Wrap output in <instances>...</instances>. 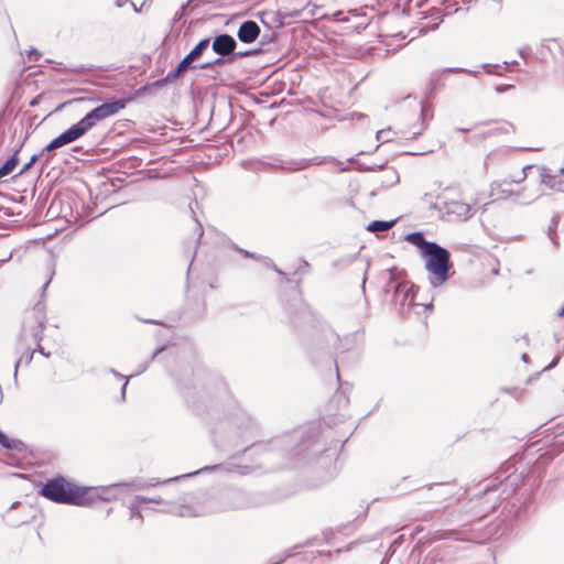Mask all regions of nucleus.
I'll return each mask as SVG.
<instances>
[{"label":"nucleus","instance_id":"1","mask_svg":"<svg viewBox=\"0 0 564 564\" xmlns=\"http://www.w3.org/2000/svg\"><path fill=\"white\" fill-rule=\"evenodd\" d=\"M124 108V102L121 100H115L105 102L82 118L77 123L73 124L65 132L53 139L40 154L44 155L45 152H51L68 143H72L83 137L87 131L94 128L98 122L117 115L121 109Z\"/></svg>","mask_w":564,"mask_h":564},{"label":"nucleus","instance_id":"2","mask_svg":"<svg viewBox=\"0 0 564 564\" xmlns=\"http://www.w3.org/2000/svg\"><path fill=\"white\" fill-rule=\"evenodd\" d=\"M124 108V102L121 100H115L105 102L82 118L77 123L73 124L65 132L53 139L40 154L44 155L45 152H51L68 143H72L83 137L87 131L94 128L98 122L117 115L121 109Z\"/></svg>","mask_w":564,"mask_h":564},{"label":"nucleus","instance_id":"3","mask_svg":"<svg viewBox=\"0 0 564 564\" xmlns=\"http://www.w3.org/2000/svg\"><path fill=\"white\" fill-rule=\"evenodd\" d=\"M42 496L57 503L83 506L87 490L76 487L64 478L48 480L41 489Z\"/></svg>","mask_w":564,"mask_h":564},{"label":"nucleus","instance_id":"4","mask_svg":"<svg viewBox=\"0 0 564 564\" xmlns=\"http://www.w3.org/2000/svg\"><path fill=\"white\" fill-rule=\"evenodd\" d=\"M425 269L429 272V281L433 288L443 285L449 279L451 254L435 243L423 254Z\"/></svg>","mask_w":564,"mask_h":564},{"label":"nucleus","instance_id":"5","mask_svg":"<svg viewBox=\"0 0 564 564\" xmlns=\"http://www.w3.org/2000/svg\"><path fill=\"white\" fill-rule=\"evenodd\" d=\"M45 322L46 317L44 306L41 304L35 305L31 313V316L24 324L22 338L26 339L28 337H31L32 340L37 344L39 351L42 355L48 357V354H45L43 348H41L40 346V341L42 339L41 334L45 327Z\"/></svg>","mask_w":564,"mask_h":564},{"label":"nucleus","instance_id":"6","mask_svg":"<svg viewBox=\"0 0 564 564\" xmlns=\"http://www.w3.org/2000/svg\"><path fill=\"white\" fill-rule=\"evenodd\" d=\"M536 177L547 188L564 192V167L553 171L544 166L536 169Z\"/></svg>","mask_w":564,"mask_h":564},{"label":"nucleus","instance_id":"7","mask_svg":"<svg viewBox=\"0 0 564 564\" xmlns=\"http://www.w3.org/2000/svg\"><path fill=\"white\" fill-rule=\"evenodd\" d=\"M209 40L204 39L202 40L176 66L175 69L171 70L166 79L171 80L174 78H177L181 76L188 67L189 65L202 55V53L208 47Z\"/></svg>","mask_w":564,"mask_h":564},{"label":"nucleus","instance_id":"8","mask_svg":"<svg viewBox=\"0 0 564 564\" xmlns=\"http://www.w3.org/2000/svg\"><path fill=\"white\" fill-rule=\"evenodd\" d=\"M443 209L445 214L458 220H467L473 215L471 207L467 203L460 200L445 202Z\"/></svg>","mask_w":564,"mask_h":564},{"label":"nucleus","instance_id":"9","mask_svg":"<svg viewBox=\"0 0 564 564\" xmlns=\"http://www.w3.org/2000/svg\"><path fill=\"white\" fill-rule=\"evenodd\" d=\"M260 34V28L254 21H245L238 29L237 36L243 43L254 42Z\"/></svg>","mask_w":564,"mask_h":564},{"label":"nucleus","instance_id":"10","mask_svg":"<svg viewBox=\"0 0 564 564\" xmlns=\"http://www.w3.org/2000/svg\"><path fill=\"white\" fill-rule=\"evenodd\" d=\"M236 48V41L229 34H221L215 37L213 42V50L218 55L225 56L234 52Z\"/></svg>","mask_w":564,"mask_h":564},{"label":"nucleus","instance_id":"11","mask_svg":"<svg viewBox=\"0 0 564 564\" xmlns=\"http://www.w3.org/2000/svg\"><path fill=\"white\" fill-rule=\"evenodd\" d=\"M511 183L509 182V178H503L499 182H495L491 185V196H494L497 199H506L513 195L520 196L522 192H516L511 188Z\"/></svg>","mask_w":564,"mask_h":564},{"label":"nucleus","instance_id":"12","mask_svg":"<svg viewBox=\"0 0 564 564\" xmlns=\"http://www.w3.org/2000/svg\"><path fill=\"white\" fill-rule=\"evenodd\" d=\"M536 169H539L538 165L528 164L523 166L521 171L517 172L513 175L506 176L505 178H509L511 185H519L533 173L536 175Z\"/></svg>","mask_w":564,"mask_h":564},{"label":"nucleus","instance_id":"13","mask_svg":"<svg viewBox=\"0 0 564 564\" xmlns=\"http://www.w3.org/2000/svg\"><path fill=\"white\" fill-rule=\"evenodd\" d=\"M405 240L420 248L422 250V254L435 245V242L426 241L421 232L409 234L405 236Z\"/></svg>","mask_w":564,"mask_h":564},{"label":"nucleus","instance_id":"14","mask_svg":"<svg viewBox=\"0 0 564 564\" xmlns=\"http://www.w3.org/2000/svg\"><path fill=\"white\" fill-rule=\"evenodd\" d=\"M395 224L394 220L392 221H380V220H375L372 223H370L368 226H367V230L371 231V232H378V231H387L389 230L393 225Z\"/></svg>","mask_w":564,"mask_h":564},{"label":"nucleus","instance_id":"15","mask_svg":"<svg viewBox=\"0 0 564 564\" xmlns=\"http://www.w3.org/2000/svg\"><path fill=\"white\" fill-rule=\"evenodd\" d=\"M18 164L17 153L8 159L2 166H0V178L9 175Z\"/></svg>","mask_w":564,"mask_h":564},{"label":"nucleus","instance_id":"16","mask_svg":"<svg viewBox=\"0 0 564 564\" xmlns=\"http://www.w3.org/2000/svg\"><path fill=\"white\" fill-rule=\"evenodd\" d=\"M401 293L404 294L403 301H405L406 299L410 297L409 304H413L414 295H413V286L412 285L409 286L408 284H404V283L398 284V286L395 289V294L399 295Z\"/></svg>","mask_w":564,"mask_h":564},{"label":"nucleus","instance_id":"17","mask_svg":"<svg viewBox=\"0 0 564 564\" xmlns=\"http://www.w3.org/2000/svg\"><path fill=\"white\" fill-rule=\"evenodd\" d=\"M495 131L508 134V133L514 132L516 128L511 122L501 121V122H498V127L495 129Z\"/></svg>","mask_w":564,"mask_h":564},{"label":"nucleus","instance_id":"18","mask_svg":"<svg viewBox=\"0 0 564 564\" xmlns=\"http://www.w3.org/2000/svg\"><path fill=\"white\" fill-rule=\"evenodd\" d=\"M377 139L382 142H388L391 140L390 130H380L377 132Z\"/></svg>","mask_w":564,"mask_h":564},{"label":"nucleus","instance_id":"19","mask_svg":"<svg viewBox=\"0 0 564 564\" xmlns=\"http://www.w3.org/2000/svg\"><path fill=\"white\" fill-rule=\"evenodd\" d=\"M39 159V155L34 154L30 162H28V164L24 165V167L21 170L20 174H23L24 172H26L35 162L36 160Z\"/></svg>","mask_w":564,"mask_h":564},{"label":"nucleus","instance_id":"20","mask_svg":"<svg viewBox=\"0 0 564 564\" xmlns=\"http://www.w3.org/2000/svg\"><path fill=\"white\" fill-rule=\"evenodd\" d=\"M138 502L140 503H148V502H155L160 503L161 500L158 498H145V497H137Z\"/></svg>","mask_w":564,"mask_h":564},{"label":"nucleus","instance_id":"21","mask_svg":"<svg viewBox=\"0 0 564 564\" xmlns=\"http://www.w3.org/2000/svg\"><path fill=\"white\" fill-rule=\"evenodd\" d=\"M0 443H1L4 447H7V448H10V447H11V444H10L9 440L6 437V435H4L2 432H0Z\"/></svg>","mask_w":564,"mask_h":564},{"label":"nucleus","instance_id":"22","mask_svg":"<svg viewBox=\"0 0 564 564\" xmlns=\"http://www.w3.org/2000/svg\"><path fill=\"white\" fill-rule=\"evenodd\" d=\"M39 56H40V53H39L36 50H31V51L29 52V58H30L31 61L36 62V61H37V58H39Z\"/></svg>","mask_w":564,"mask_h":564},{"label":"nucleus","instance_id":"23","mask_svg":"<svg viewBox=\"0 0 564 564\" xmlns=\"http://www.w3.org/2000/svg\"><path fill=\"white\" fill-rule=\"evenodd\" d=\"M128 2H130V0H117L116 4H117V7L121 8Z\"/></svg>","mask_w":564,"mask_h":564},{"label":"nucleus","instance_id":"24","mask_svg":"<svg viewBox=\"0 0 564 564\" xmlns=\"http://www.w3.org/2000/svg\"><path fill=\"white\" fill-rule=\"evenodd\" d=\"M549 237H550V239H551V241H552L553 243H556V242H555V236H554V232L552 231V228H551V227H550V229H549Z\"/></svg>","mask_w":564,"mask_h":564},{"label":"nucleus","instance_id":"25","mask_svg":"<svg viewBox=\"0 0 564 564\" xmlns=\"http://www.w3.org/2000/svg\"><path fill=\"white\" fill-rule=\"evenodd\" d=\"M144 4H145V1L141 4V7H140V8H138V6H135L133 2H131V6H132V8H133V10H134L135 12H140V11H141V8H142Z\"/></svg>","mask_w":564,"mask_h":564},{"label":"nucleus","instance_id":"26","mask_svg":"<svg viewBox=\"0 0 564 564\" xmlns=\"http://www.w3.org/2000/svg\"><path fill=\"white\" fill-rule=\"evenodd\" d=\"M449 72H465V73H468V74H473L469 70H466V69H459V68H455V69H448Z\"/></svg>","mask_w":564,"mask_h":564},{"label":"nucleus","instance_id":"27","mask_svg":"<svg viewBox=\"0 0 564 564\" xmlns=\"http://www.w3.org/2000/svg\"><path fill=\"white\" fill-rule=\"evenodd\" d=\"M11 258H12V252H10V254L6 259L0 260V264L8 262Z\"/></svg>","mask_w":564,"mask_h":564},{"label":"nucleus","instance_id":"28","mask_svg":"<svg viewBox=\"0 0 564 564\" xmlns=\"http://www.w3.org/2000/svg\"><path fill=\"white\" fill-rule=\"evenodd\" d=\"M557 316L558 317L564 316V306L557 312Z\"/></svg>","mask_w":564,"mask_h":564},{"label":"nucleus","instance_id":"29","mask_svg":"<svg viewBox=\"0 0 564 564\" xmlns=\"http://www.w3.org/2000/svg\"><path fill=\"white\" fill-rule=\"evenodd\" d=\"M496 90H497V93H499V94H500V93H503V91H505V88H502V87H497V88H496Z\"/></svg>","mask_w":564,"mask_h":564},{"label":"nucleus","instance_id":"30","mask_svg":"<svg viewBox=\"0 0 564 564\" xmlns=\"http://www.w3.org/2000/svg\"><path fill=\"white\" fill-rule=\"evenodd\" d=\"M21 360H22V359H19V360L17 361V364H15V372L18 371V368H19V366H20V364H21Z\"/></svg>","mask_w":564,"mask_h":564},{"label":"nucleus","instance_id":"31","mask_svg":"<svg viewBox=\"0 0 564 564\" xmlns=\"http://www.w3.org/2000/svg\"><path fill=\"white\" fill-rule=\"evenodd\" d=\"M127 384H128V381H126L123 387H122V394H124V392H126Z\"/></svg>","mask_w":564,"mask_h":564},{"label":"nucleus","instance_id":"32","mask_svg":"<svg viewBox=\"0 0 564 564\" xmlns=\"http://www.w3.org/2000/svg\"><path fill=\"white\" fill-rule=\"evenodd\" d=\"M186 514H188L187 509H185L183 512H181V516H186Z\"/></svg>","mask_w":564,"mask_h":564},{"label":"nucleus","instance_id":"33","mask_svg":"<svg viewBox=\"0 0 564 564\" xmlns=\"http://www.w3.org/2000/svg\"><path fill=\"white\" fill-rule=\"evenodd\" d=\"M457 131L465 132L468 131L467 129L458 128Z\"/></svg>","mask_w":564,"mask_h":564},{"label":"nucleus","instance_id":"34","mask_svg":"<svg viewBox=\"0 0 564 564\" xmlns=\"http://www.w3.org/2000/svg\"><path fill=\"white\" fill-rule=\"evenodd\" d=\"M31 359H32V355H30V356L28 357V359H26V364H29Z\"/></svg>","mask_w":564,"mask_h":564},{"label":"nucleus","instance_id":"35","mask_svg":"<svg viewBox=\"0 0 564 564\" xmlns=\"http://www.w3.org/2000/svg\"><path fill=\"white\" fill-rule=\"evenodd\" d=\"M421 133V130L413 132V135H419Z\"/></svg>","mask_w":564,"mask_h":564},{"label":"nucleus","instance_id":"36","mask_svg":"<svg viewBox=\"0 0 564 564\" xmlns=\"http://www.w3.org/2000/svg\"><path fill=\"white\" fill-rule=\"evenodd\" d=\"M492 273H494V274H498V269H494V270H492Z\"/></svg>","mask_w":564,"mask_h":564},{"label":"nucleus","instance_id":"37","mask_svg":"<svg viewBox=\"0 0 564 564\" xmlns=\"http://www.w3.org/2000/svg\"><path fill=\"white\" fill-rule=\"evenodd\" d=\"M425 307H426L427 310H431V308H432V304H427Z\"/></svg>","mask_w":564,"mask_h":564}]
</instances>
